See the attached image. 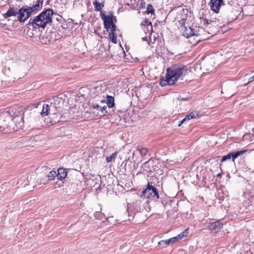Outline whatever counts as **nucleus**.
<instances>
[{
    "mask_svg": "<svg viewBox=\"0 0 254 254\" xmlns=\"http://www.w3.org/2000/svg\"><path fill=\"white\" fill-rule=\"evenodd\" d=\"M110 36V39H111V41L115 44H116L117 42L116 34H109Z\"/></svg>",
    "mask_w": 254,
    "mask_h": 254,
    "instance_id": "33",
    "label": "nucleus"
},
{
    "mask_svg": "<svg viewBox=\"0 0 254 254\" xmlns=\"http://www.w3.org/2000/svg\"><path fill=\"white\" fill-rule=\"evenodd\" d=\"M189 99V98H184L181 96L177 97V100L180 101H187Z\"/></svg>",
    "mask_w": 254,
    "mask_h": 254,
    "instance_id": "38",
    "label": "nucleus"
},
{
    "mask_svg": "<svg viewBox=\"0 0 254 254\" xmlns=\"http://www.w3.org/2000/svg\"><path fill=\"white\" fill-rule=\"evenodd\" d=\"M93 5L95 11L101 12L102 9L104 7L105 1H103L101 2H99L97 0H95L93 2Z\"/></svg>",
    "mask_w": 254,
    "mask_h": 254,
    "instance_id": "20",
    "label": "nucleus"
},
{
    "mask_svg": "<svg viewBox=\"0 0 254 254\" xmlns=\"http://www.w3.org/2000/svg\"><path fill=\"white\" fill-rule=\"evenodd\" d=\"M191 33H192L193 34V36H197V34L195 33L194 29H193L192 28V31L191 32Z\"/></svg>",
    "mask_w": 254,
    "mask_h": 254,
    "instance_id": "41",
    "label": "nucleus"
},
{
    "mask_svg": "<svg viewBox=\"0 0 254 254\" xmlns=\"http://www.w3.org/2000/svg\"><path fill=\"white\" fill-rule=\"evenodd\" d=\"M146 12L147 13H151L152 14H154L155 10L153 7V6L151 4H149L147 5Z\"/></svg>",
    "mask_w": 254,
    "mask_h": 254,
    "instance_id": "30",
    "label": "nucleus"
},
{
    "mask_svg": "<svg viewBox=\"0 0 254 254\" xmlns=\"http://www.w3.org/2000/svg\"><path fill=\"white\" fill-rule=\"evenodd\" d=\"M238 11L229 3L225 6L222 11V16L224 19H226L227 22H231L237 18Z\"/></svg>",
    "mask_w": 254,
    "mask_h": 254,
    "instance_id": "6",
    "label": "nucleus"
},
{
    "mask_svg": "<svg viewBox=\"0 0 254 254\" xmlns=\"http://www.w3.org/2000/svg\"><path fill=\"white\" fill-rule=\"evenodd\" d=\"M106 104L109 108L113 107L114 105V98L111 96H107V102Z\"/></svg>",
    "mask_w": 254,
    "mask_h": 254,
    "instance_id": "23",
    "label": "nucleus"
},
{
    "mask_svg": "<svg viewBox=\"0 0 254 254\" xmlns=\"http://www.w3.org/2000/svg\"><path fill=\"white\" fill-rule=\"evenodd\" d=\"M168 240H169V241L170 242V244H173L175 242L178 241L179 239L178 238L177 236H176V237H173V238H171L168 239Z\"/></svg>",
    "mask_w": 254,
    "mask_h": 254,
    "instance_id": "37",
    "label": "nucleus"
},
{
    "mask_svg": "<svg viewBox=\"0 0 254 254\" xmlns=\"http://www.w3.org/2000/svg\"><path fill=\"white\" fill-rule=\"evenodd\" d=\"M61 37V35L56 29H47L44 34L41 35L40 41L43 44H48L54 42Z\"/></svg>",
    "mask_w": 254,
    "mask_h": 254,
    "instance_id": "4",
    "label": "nucleus"
},
{
    "mask_svg": "<svg viewBox=\"0 0 254 254\" xmlns=\"http://www.w3.org/2000/svg\"><path fill=\"white\" fill-rule=\"evenodd\" d=\"M10 110L8 112H3L0 114V131L6 133L14 130L11 122V116Z\"/></svg>",
    "mask_w": 254,
    "mask_h": 254,
    "instance_id": "3",
    "label": "nucleus"
},
{
    "mask_svg": "<svg viewBox=\"0 0 254 254\" xmlns=\"http://www.w3.org/2000/svg\"><path fill=\"white\" fill-rule=\"evenodd\" d=\"M142 41H147V37H142Z\"/></svg>",
    "mask_w": 254,
    "mask_h": 254,
    "instance_id": "42",
    "label": "nucleus"
},
{
    "mask_svg": "<svg viewBox=\"0 0 254 254\" xmlns=\"http://www.w3.org/2000/svg\"><path fill=\"white\" fill-rule=\"evenodd\" d=\"M185 122H186V120H185V119H183L181 121L179 122L178 126L179 127L181 126L183 124V123H184Z\"/></svg>",
    "mask_w": 254,
    "mask_h": 254,
    "instance_id": "40",
    "label": "nucleus"
},
{
    "mask_svg": "<svg viewBox=\"0 0 254 254\" xmlns=\"http://www.w3.org/2000/svg\"><path fill=\"white\" fill-rule=\"evenodd\" d=\"M181 31H182L183 35L186 38H189L193 36V34L191 33L192 28L190 27H187L186 26L181 28Z\"/></svg>",
    "mask_w": 254,
    "mask_h": 254,
    "instance_id": "19",
    "label": "nucleus"
},
{
    "mask_svg": "<svg viewBox=\"0 0 254 254\" xmlns=\"http://www.w3.org/2000/svg\"><path fill=\"white\" fill-rule=\"evenodd\" d=\"M11 116V122L12 123V127L15 124L16 127L18 128H21L24 124V112L22 109H20L15 112Z\"/></svg>",
    "mask_w": 254,
    "mask_h": 254,
    "instance_id": "8",
    "label": "nucleus"
},
{
    "mask_svg": "<svg viewBox=\"0 0 254 254\" xmlns=\"http://www.w3.org/2000/svg\"><path fill=\"white\" fill-rule=\"evenodd\" d=\"M142 25H143L144 26H146L147 28V30L149 31L150 30L152 32L153 28H152V25L151 22H150L147 19H145L143 23H142Z\"/></svg>",
    "mask_w": 254,
    "mask_h": 254,
    "instance_id": "25",
    "label": "nucleus"
},
{
    "mask_svg": "<svg viewBox=\"0 0 254 254\" xmlns=\"http://www.w3.org/2000/svg\"><path fill=\"white\" fill-rule=\"evenodd\" d=\"M188 69L187 66L182 64H175L168 67L166 72L175 83L179 78L188 74Z\"/></svg>",
    "mask_w": 254,
    "mask_h": 254,
    "instance_id": "2",
    "label": "nucleus"
},
{
    "mask_svg": "<svg viewBox=\"0 0 254 254\" xmlns=\"http://www.w3.org/2000/svg\"><path fill=\"white\" fill-rule=\"evenodd\" d=\"M54 13L53 10L50 8L45 9L38 16L31 18L28 24L35 29L44 28L47 24L52 22V16Z\"/></svg>",
    "mask_w": 254,
    "mask_h": 254,
    "instance_id": "1",
    "label": "nucleus"
},
{
    "mask_svg": "<svg viewBox=\"0 0 254 254\" xmlns=\"http://www.w3.org/2000/svg\"><path fill=\"white\" fill-rule=\"evenodd\" d=\"M18 13V8L10 6L7 12L2 14L4 18H7L11 16H16Z\"/></svg>",
    "mask_w": 254,
    "mask_h": 254,
    "instance_id": "14",
    "label": "nucleus"
},
{
    "mask_svg": "<svg viewBox=\"0 0 254 254\" xmlns=\"http://www.w3.org/2000/svg\"><path fill=\"white\" fill-rule=\"evenodd\" d=\"M137 150L139 152L142 157H143L144 156H146L148 152V150L146 148L142 147L141 146H137Z\"/></svg>",
    "mask_w": 254,
    "mask_h": 254,
    "instance_id": "24",
    "label": "nucleus"
},
{
    "mask_svg": "<svg viewBox=\"0 0 254 254\" xmlns=\"http://www.w3.org/2000/svg\"><path fill=\"white\" fill-rule=\"evenodd\" d=\"M222 223L219 221H217L209 223L208 224V228L210 230H212L215 233H217L222 228Z\"/></svg>",
    "mask_w": 254,
    "mask_h": 254,
    "instance_id": "13",
    "label": "nucleus"
},
{
    "mask_svg": "<svg viewBox=\"0 0 254 254\" xmlns=\"http://www.w3.org/2000/svg\"><path fill=\"white\" fill-rule=\"evenodd\" d=\"M254 80V75L253 76L249 78L248 82H247V83H245V84H244V86H247L249 83H250L252 82V81H253Z\"/></svg>",
    "mask_w": 254,
    "mask_h": 254,
    "instance_id": "39",
    "label": "nucleus"
},
{
    "mask_svg": "<svg viewBox=\"0 0 254 254\" xmlns=\"http://www.w3.org/2000/svg\"><path fill=\"white\" fill-rule=\"evenodd\" d=\"M137 4L140 5V8H144L145 7L146 2L144 0H139Z\"/></svg>",
    "mask_w": 254,
    "mask_h": 254,
    "instance_id": "35",
    "label": "nucleus"
},
{
    "mask_svg": "<svg viewBox=\"0 0 254 254\" xmlns=\"http://www.w3.org/2000/svg\"><path fill=\"white\" fill-rule=\"evenodd\" d=\"M43 0H37L36 3L34 4L32 7H30L32 8V9L35 11L39 10L42 8L43 5Z\"/></svg>",
    "mask_w": 254,
    "mask_h": 254,
    "instance_id": "21",
    "label": "nucleus"
},
{
    "mask_svg": "<svg viewBox=\"0 0 254 254\" xmlns=\"http://www.w3.org/2000/svg\"><path fill=\"white\" fill-rule=\"evenodd\" d=\"M105 103V101H101L100 102V104H103V103Z\"/></svg>",
    "mask_w": 254,
    "mask_h": 254,
    "instance_id": "44",
    "label": "nucleus"
},
{
    "mask_svg": "<svg viewBox=\"0 0 254 254\" xmlns=\"http://www.w3.org/2000/svg\"><path fill=\"white\" fill-rule=\"evenodd\" d=\"M154 161L152 159H150L145 162L142 165V168L146 172H152L156 170V165H154Z\"/></svg>",
    "mask_w": 254,
    "mask_h": 254,
    "instance_id": "11",
    "label": "nucleus"
},
{
    "mask_svg": "<svg viewBox=\"0 0 254 254\" xmlns=\"http://www.w3.org/2000/svg\"><path fill=\"white\" fill-rule=\"evenodd\" d=\"M217 176L218 177H221V174L220 173H219V174H218L217 175Z\"/></svg>",
    "mask_w": 254,
    "mask_h": 254,
    "instance_id": "43",
    "label": "nucleus"
},
{
    "mask_svg": "<svg viewBox=\"0 0 254 254\" xmlns=\"http://www.w3.org/2000/svg\"><path fill=\"white\" fill-rule=\"evenodd\" d=\"M110 29H111V32L109 33V34H116V25L115 23L111 26Z\"/></svg>",
    "mask_w": 254,
    "mask_h": 254,
    "instance_id": "34",
    "label": "nucleus"
},
{
    "mask_svg": "<svg viewBox=\"0 0 254 254\" xmlns=\"http://www.w3.org/2000/svg\"><path fill=\"white\" fill-rule=\"evenodd\" d=\"M25 10H26L25 11V15H26V19L30 17L31 13L34 11L32 8H30L29 6H26L25 7Z\"/></svg>",
    "mask_w": 254,
    "mask_h": 254,
    "instance_id": "29",
    "label": "nucleus"
},
{
    "mask_svg": "<svg viewBox=\"0 0 254 254\" xmlns=\"http://www.w3.org/2000/svg\"><path fill=\"white\" fill-rule=\"evenodd\" d=\"M179 25L181 26V28H183L184 27H186L185 25L186 23V19L182 18L179 21Z\"/></svg>",
    "mask_w": 254,
    "mask_h": 254,
    "instance_id": "36",
    "label": "nucleus"
},
{
    "mask_svg": "<svg viewBox=\"0 0 254 254\" xmlns=\"http://www.w3.org/2000/svg\"><path fill=\"white\" fill-rule=\"evenodd\" d=\"M67 176V171L65 169L60 168L57 171V178L59 180H62Z\"/></svg>",
    "mask_w": 254,
    "mask_h": 254,
    "instance_id": "18",
    "label": "nucleus"
},
{
    "mask_svg": "<svg viewBox=\"0 0 254 254\" xmlns=\"http://www.w3.org/2000/svg\"><path fill=\"white\" fill-rule=\"evenodd\" d=\"M232 152H230L227 154V155L223 156L221 159V161L224 162L226 161L227 160L230 159L231 158L232 159Z\"/></svg>",
    "mask_w": 254,
    "mask_h": 254,
    "instance_id": "32",
    "label": "nucleus"
},
{
    "mask_svg": "<svg viewBox=\"0 0 254 254\" xmlns=\"http://www.w3.org/2000/svg\"><path fill=\"white\" fill-rule=\"evenodd\" d=\"M56 108V106L52 104H51L50 105L48 104H44L42 110L40 113L41 116L44 117L50 114H56L55 112Z\"/></svg>",
    "mask_w": 254,
    "mask_h": 254,
    "instance_id": "10",
    "label": "nucleus"
},
{
    "mask_svg": "<svg viewBox=\"0 0 254 254\" xmlns=\"http://www.w3.org/2000/svg\"><path fill=\"white\" fill-rule=\"evenodd\" d=\"M188 230H189V228H187L184 231H183L182 232H181L180 234H179V235H178L177 236L178 238L179 239V240H181V239L186 237L188 235Z\"/></svg>",
    "mask_w": 254,
    "mask_h": 254,
    "instance_id": "27",
    "label": "nucleus"
},
{
    "mask_svg": "<svg viewBox=\"0 0 254 254\" xmlns=\"http://www.w3.org/2000/svg\"><path fill=\"white\" fill-rule=\"evenodd\" d=\"M117 153L116 152L113 153L110 156H108L106 158V161L107 162H111L112 161L113 159H115L117 156Z\"/></svg>",
    "mask_w": 254,
    "mask_h": 254,
    "instance_id": "31",
    "label": "nucleus"
},
{
    "mask_svg": "<svg viewBox=\"0 0 254 254\" xmlns=\"http://www.w3.org/2000/svg\"><path fill=\"white\" fill-rule=\"evenodd\" d=\"M152 183L148 182L147 188L142 191L141 197L148 198L151 200H156L159 198L158 190L152 186Z\"/></svg>",
    "mask_w": 254,
    "mask_h": 254,
    "instance_id": "7",
    "label": "nucleus"
},
{
    "mask_svg": "<svg viewBox=\"0 0 254 254\" xmlns=\"http://www.w3.org/2000/svg\"><path fill=\"white\" fill-rule=\"evenodd\" d=\"M170 244V242L168 240H161L158 242V245L162 248L167 247Z\"/></svg>",
    "mask_w": 254,
    "mask_h": 254,
    "instance_id": "28",
    "label": "nucleus"
},
{
    "mask_svg": "<svg viewBox=\"0 0 254 254\" xmlns=\"http://www.w3.org/2000/svg\"><path fill=\"white\" fill-rule=\"evenodd\" d=\"M247 151V150L244 149L240 151H238L236 152H232V160L233 162H234L235 159L237 158H238L240 155H242L244 154L245 152Z\"/></svg>",
    "mask_w": 254,
    "mask_h": 254,
    "instance_id": "22",
    "label": "nucleus"
},
{
    "mask_svg": "<svg viewBox=\"0 0 254 254\" xmlns=\"http://www.w3.org/2000/svg\"><path fill=\"white\" fill-rule=\"evenodd\" d=\"M175 83L173 81L172 79H171V77L170 76H168L167 72L166 74V79H162L160 81V85L162 87H164L166 86L167 85H173Z\"/></svg>",
    "mask_w": 254,
    "mask_h": 254,
    "instance_id": "16",
    "label": "nucleus"
},
{
    "mask_svg": "<svg viewBox=\"0 0 254 254\" xmlns=\"http://www.w3.org/2000/svg\"><path fill=\"white\" fill-rule=\"evenodd\" d=\"M222 4H224L223 0H211L209 2L211 9L217 13H218L220 7Z\"/></svg>",
    "mask_w": 254,
    "mask_h": 254,
    "instance_id": "12",
    "label": "nucleus"
},
{
    "mask_svg": "<svg viewBox=\"0 0 254 254\" xmlns=\"http://www.w3.org/2000/svg\"><path fill=\"white\" fill-rule=\"evenodd\" d=\"M89 109L90 113L92 114L91 119H98L108 114L106 106H102L96 103H92Z\"/></svg>",
    "mask_w": 254,
    "mask_h": 254,
    "instance_id": "5",
    "label": "nucleus"
},
{
    "mask_svg": "<svg viewBox=\"0 0 254 254\" xmlns=\"http://www.w3.org/2000/svg\"><path fill=\"white\" fill-rule=\"evenodd\" d=\"M100 16L103 21L104 28L107 31H108L110 29L111 26L115 23L114 22V19L116 21V17L114 16L113 13L112 12L110 13L109 15H106L104 11H101L100 12Z\"/></svg>",
    "mask_w": 254,
    "mask_h": 254,
    "instance_id": "9",
    "label": "nucleus"
},
{
    "mask_svg": "<svg viewBox=\"0 0 254 254\" xmlns=\"http://www.w3.org/2000/svg\"><path fill=\"white\" fill-rule=\"evenodd\" d=\"M202 115L197 111H192L187 115L184 118L186 121H189L191 119H197L201 117Z\"/></svg>",
    "mask_w": 254,
    "mask_h": 254,
    "instance_id": "17",
    "label": "nucleus"
},
{
    "mask_svg": "<svg viewBox=\"0 0 254 254\" xmlns=\"http://www.w3.org/2000/svg\"><path fill=\"white\" fill-rule=\"evenodd\" d=\"M25 11L26 10H25V7H22L20 8V9H18V16L17 19L20 22H23L25 20H26V15H25Z\"/></svg>",
    "mask_w": 254,
    "mask_h": 254,
    "instance_id": "15",
    "label": "nucleus"
},
{
    "mask_svg": "<svg viewBox=\"0 0 254 254\" xmlns=\"http://www.w3.org/2000/svg\"><path fill=\"white\" fill-rule=\"evenodd\" d=\"M253 132L254 133V128L253 129Z\"/></svg>",
    "mask_w": 254,
    "mask_h": 254,
    "instance_id": "45",
    "label": "nucleus"
},
{
    "mask_svg": "<svg viewBox=\"0 0 254 254\" xmlns=\"http://www.w3.org/2000/svg\"><path fill=\"white\" fill-rule=\"evenodd\" d=\"M47 177L49 180H54L56 177H57V173L56 171L52 170L49 173Z\"/></svg>",
    "mask_w": 254,
    "mask_h": 254,
    "instance_id": "26",
    "label": "nucleus"
}]
</instances>
